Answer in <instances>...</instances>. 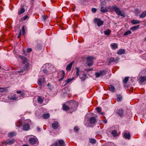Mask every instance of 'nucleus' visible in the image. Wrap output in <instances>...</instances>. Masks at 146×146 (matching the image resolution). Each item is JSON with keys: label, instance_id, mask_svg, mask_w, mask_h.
Returning <instances> with one entry per match:
<instances>
[{"label": "nucleus", "instance_id": "nucleus-1", "mask_svg": "<svg viewBox=\"0 0 146 146\" xmlns=\"http://www.w3.org/2000/svg\"><path fill=\"white\" fill-rule=\"evenodd\" d=\"M78 106V103L76 101H72L69 104L70 110L72 111H75Z\"/></svg>", "mask_w": 146, "mask_h": 146}, {"label": "nucleus", "instance_id": "nucleus-2", "mask_svg": "<svg viewBox=\"0 0 146 146\" xmlns=\"http://www.w3.org/2000/svg\"><path fill=\"white\" fill-rule=\"evenodd\" d=\"M114 10L116 14L118 16H120L123 17L125 16V14L123 11H121L120 9L117 6H115Z\"/></svg>", "mask_w": 146, "mask_h": 146}, {"label": "nucleus", "instance_id": "nucleus-3", "mask_svg": "<svg viewBox=\"0 0 146 146\" xmlns=\"http://www.w3.org/2000/svg\"><path fill=\"white\" fill-rule=\"evenodd\" d=\"M65 73L64 71L62 70V71H59L58 74V78H59L61 77V78H59L58 79V81H60L64 78L65 76Z\"/></svg>", "mask_w": 146, "mask_h": 146}, {"label": "nucleus", "instance_id": "nucleus-4", "mask_svg": "<svg viewBox=\"0 0 146 146\" xmlns=\"http://www.w3.org/2000/svg\"><path fill=\"white\" fill-rule=\"evenodd\" d=\"M65 143L63 140L60 139L58 140V143L56 142L50 146H65Z\"/></svg>", "mask_w": 146, "mask_h": 146}, {"label": "nucleus", "instance_id": "nucleus-5", "mask_svg": "<svg viewBox=\"0 0 146 146\" xmlns=\"http://www.w3.org/2000/svg\"><path fill=\"white\" fill-rule=\"evenodd\" d=\"M15 141V140L13 139H8L6 141H4L2 143L6 145H11L14 143Z\"/></svg>", "mask_w": 146, "mask_h": 146}, {"label": "nucleus", "instance_id": "nucleus-6", "mask_svg": "<svg viewBox=\"0 0 146 146\" xmlns=\"http://www.w3.org/2000/svg\"><path fill=\"white\" fill-rule=\"evenodd\" d=\"M93 58L91 56L88 57L87 58V63L88 65L89 66H92L93 64Z\"/></svg>", "mask_w": 146, "mask_h": 146}, {"label": "nucleus", "instance_id": "nucleus-7", "mask_svg": "<svg viewBox=\"0 0 146 146\" xmlns=\"http://www.w3.org/2000/svg\"><path fill=\"white\" fill-rule=\"evenodd\" d=\"M30 64L29 63H27L24 66L23 69L18 71L17 72L19 73L23 72L24 70H28V68Z\"/></svg>", "mask_w": 146, "mask_h": 146}, {"label": "nucleus", "instance_id": "nucleus-8", "mask_svg": "<svg viewBox=\"0 0 146 146\" xmlns=\"http://www.w3.org/2000/svg\"><path fill=\"white\" fill-rule=\"evenodd\" d=\"M94 20L95 22L97 23V25L98 27L102 25L104 23L103 21H101L99 19L95 18Z\"/></svg>", "mask_w": 146, "mask_h": 146}, {"label": "nucleus", "instance_id": "nucleus-9", "mask_svg": "<svg viewBox=\"0 0 146 146\" xmlns=\"http://www.w3.org/2000/svg\"><path fill=\"white\" fill-rule=\"evenodd\" d=\"M105 74H106V72L104 70L101 71L100 72H96L95 73L96 78L100 77L101 75H103Z\"/></svg>", "mask_w": 146, "mask_h": 146}, {"label": "nucleus", "instance_id": "nucleus-10", "mask_svg": "<svg viewBox=\"0 0 146 146\" xmlns=\"http://www.w3.org/2000/svg\"><path fill=\"white\" fill-rule=\"evenodd\" d=\"M59 127L58 123L57 121H54L52 124V127L54 129H57Z\"/></svg>", "mask_w": 146, "mask_h": 146}, {"label": "nucleus", "instance_id": "nucleus-11", "mask_svg": "<svg viewBox=\"0 0 146 146\" xmlns=\"http://www.w3.org/2000/svg\"><path fill=\"white\" fill-rule=\"evenodd\" d=\"M107 61L108 62V65H110L111 63L112 62H115V58L113 57H111L108 58L107 59Z\"/></svg>", "mask_w": 146, "mask_h": 146}, {"label": "nucleus", "instance_id": "nucleus-12", "mask_svg": "<svg viewBox=\"0 0 146 146\" xmlns=\"http://www.w3.org/2000/svg\"><path fill=\"white\" fill-rule=\"evenodd\" d=\"M62 109L63 110L65 111L70 110L69 105L68 106L65 104H64L63 105Z\"/></svg>", "mask_w": 146, "mask_h": 146}, {"label": "nucleus", "instance_id": "nucleus-13", "mask_svg": "<svg viewBox=\"0 0 146 146\" xmlns=\"http://www.w3.org/2000/svg\"><path fill=\"white\" fill-rule=\"evenodd\" d=\"M29 143L32 145L35 144L36 142V140L35 138H31L29 140Z\"/></svg>", "mask_w": 146, "mask_h": 146}, {"label": "nucleus", "instance_id": "nucleus-14", "mask_svg": "<svg viewBox=\"0 0 146 146\" xmlns=\"http://www.w3.org/2000/svg\"><path fill=\"white\" fill-rule=\"evenodd\" d=\"M73 79V78H72V79L68 78L66 80L64 81L63 83V84L64 86H66Z\"/></svg>", "mask_w": 146, "mask_h": 146}, {"label": "nucleus", "instance_id": "nucleus-15", "mask_svg": "<svg viewBox=\"0 0 146 146\" xmlns=\"http://www.w3.org/2000/svg\"><path fill=\"white\" fill-rule=\"evenodd\" d=\"M73 63L74 62H71L67 66L66 68L67 70L68 71L70 70Z\"/></svg>", "mask_w": 146, "mask_h": 146}, {"label": "nucleus", "instance_id": "nucleus-16", "mask_svg": "<svg viewBox=\"0 0 146 146\" xmlns=\"http://www.w3.org/2000/svg\"><path fill=\"white\" fill-rule=\"evenodd\" d=\"M100 10V11L103 13L108 12L107 9V7H104L102 6H101Z\"/></svg>", "mask_w": 146, "mask_h": 146}, {"label": "nucleus", "instance_id": "nucleus-17", "mask_svg": "<svg viewBox=\"0 0 146 146\" xmlns=\"http://www.w3.org/2000/svg\"><path fill=\"white\" fill-rule=\"evenodd\" d=\"M20 57L23 60V62L24 64H26L28 62L27 59L25 57L20 56Z\"/></svg>", "mask_w": 146, "mask_h": 146}, {"label": "nucleus", "instance_id": "nucleus-18", "mask_svg": "<svg viewBox=\"0 0 146 146\" xmlns=\"http://www.w3.org/2000/svg\"><path fill=\"white\" fill-rule=\"evenodd\" d=\"M30 126L29 124H25L23 126V129L24 130H28Z\"/></svg>", "mask_w": 146, "mask_h": 146}, {"label": "nucleus", "instance_id": "nucleus-19", "mask_svg": "<svg viewBox=\"0 0 146 146\" xmlns=\"http://www.w3.org/2000/svg\"><path fill=\"white\" fill-rule=\"evenodd\" d=\"M139 80L141 83L145 82L146 81V77L141 76L139 78Z\"/></svg>", "mask_w": 146, "mask_h": 146}, {"label": "nucleus", "instance_id": "nucleus-20", "mask_svg": "<svg viewBox=\"0 0 146 146\" xmlns=\"http://www.w3.org/2000/svg\"><path fill=\"white\" fill-rule=\"evenodd\" d=\"M111 46L113 49H115L118 47L117 44L116 43H113L111 44Z\"/></svg>", "mask_w": 146, "mask_h": 146}, {"label": "nucleus", "instance_id": "nucleus-21", "mask_svg": "<svg viewBox=\"0 0 146 146\" xmlns=\"http://www.w3.org/2000/svg\"><path fill=\"white\" fill-rule=\"evenodd\" d=\"M96 120V119L95 117H91L90 120V123L91 124H93L95 123Z\"/></svg>", "mask_w": 146, "mask_h": 146}, {"label": "nucleus", "instance_id": "nucleus-22", "mask_svg": "<svg viewBox=\"0 0 146 146\" xmlns=\"http://www.w3.org/2000/svg\"><path fill=\"white\" fill-rule=\"evenodd\" d=\"M115 6H109L108 7H107V9L108 11H111L114 10V8H115Z\"/></svg>", "mask_w": 146, "mask_h": 146}, {"label": "nucleus", "instance_id": "nucleus-23", "mask_svg": "<svg viewBox=\"0 0 146 146\" xmlns=\"http://www.w3.org/2000/svg\"><path fill=\"white\" fill-rule=\"evenodd\" d=\"M125 138V139H129L130 137V134L129 132H126L124 135Z\"/></svg>", "mask_w": 146, "mask_h": 146}, {"label": "nucleus", "instance_id": "nucleus-24", "mask_svg": "<svg viewBox=\"0 0 146 146\" xmlns=\"http://www.w3.org/2000/svg\"><path fill=\"white\" fill-rule=\"evenodd\" d=\"M38 103H42L44 101V98L42 97L39 96L37 99Z\"/></svg>", "mask_w": 146, "mask_h": 146}, {"label": "nucleus", "instance_id": "nucleus-25", "mask_svg": "<svg viewBox=\"0 0 146 146\" xmlns=\"http://www.w3.org/2000/svg\"><path fill=\"white\" fill-rule=\"evenodd\" d=\"M109 90L110 91L112 92H115V88L112 85H110L109 87Z\"/></svg>", "mask_w": 146, "mask_h": 146}, {"label": "nucleus", "instance_id": "nucleus-26", "mask_svg": "<svg viewBox=\"0 0 146 146\" xmlns=\"http://www.w3.org/2000/svg\"><path fill=\"white\" fill-rule=\"evenodd\" d=\"M125 50L124 49H119L117 51V54H118L121 55L124 54L125 53Z\"/></svg>", "mask_w": 146, "mask_h": 146}, {"label": "nucleus", "instance_id": "nucleus-27", "mask_svg": "<svg viewBox=\"0 0 146 146\" xmlns=\"http://www.w3.org/2000/svg\"><path fill=\"white\" fill-rule=\"evenodd\" d=\"M139 25H138L137 26H134L131 27V28L130 30L132 31H134L138 29L139 28Z\"/></svg>", "mask_w": 146, "mask_h": 146}, {"label": "nucleus", "instance_id": "nucleus-28", "mask_svg": "<svg viewBox=\"0 0 146 146\" xmlns=\"http://www.w3.org/2000/svg\"><path fill=\"white\" fill-rule=\"evenodd\" d=\"M131 23L133 24H135L140 23L141 22L139 20L134 19L131 21Z\"/></svg>", "mask_w": 146, "mask_h": 146}, {"label": "nucleus", "instance_id": "nucleus-29", "mask_svg": "<svg viewBox=\"0 0 146 146\" xmlns=\"http://www.w3.org/2000/svg\"><path fill=\"white\" fill-rule=\"evenodd\" d=\"M123 110L121 109H119L117 111V113L120 116H122L123 114Z\"/></svg>", "mask_w": 146, "mask_h": 146}, {"label": "nucleus", "instance_id": "nucleus-30", "mask_svg": "<svg viewBox=\"0 0 146 146\" xmlns=\"http://www.w3.org/2000/svg\"><path fill=\"white\" fill-rule=\"evenodd\" d=\"M15 135V133L13 132H10L8 134V136L9 137H12Z\"/></svg>", "mask_w": 146, "mask_h": 146}, {"label": "nucleus", "instance_id": "nucleus-31", "mask_svg": "<svg viewBox=\"0 0 146 146\" xmlns=\"http://www.w3.org/2000/svg\"><path fill=\"white\" fill-rule=\"evenodd\" d=\"M80 78L82 81H84L86 77V75L85 74H83L82 76H80Z\"/></svg>", "mask_w": 146, "mask_h": 146}, {"label": "nucleus", "instance_id": "nucleus-32", "mask_svg": "<svg viewBox=\"0 0 146 146\" xmlns=\"http://www.w3.org/2000/svg\"><path fill=\"white\" fill-rule=\"evenodd\" d=\"M25 9L23 7L21 8L20 10L18 11V14L20 15L21 14L25 12Z\"/></svg>", "mask_w": 146, "mask_h": 146}, {"label": "nucleus", "instance_id": "nucleus-33", "mask_svg": "<svg viewBox=\"0 0 146 146\" xmlns=\"http://www.w3.org/2000/svg\"><path fill=\"white\" fill-rule=\"evenodd\" d=\"M16 93L17 94H20L19 96L20 97H23L25 95V94L21 90L17 91L16 92Z\"/></svg>", "mask_w": 146, "mask_h": 146}, {"label": "nucleus", "instance_id": "nucleus-34", "mask_svg": "<svg viewBox=\"0 0 146 146\" xmlns=\"http://www.w3.org/2000/svg\"><path fill=\"white\" fill-rule=\"evenodd\" d=\"M50 117V114L49 113H46L42 115V117L44 119H47Z\"/></svg>", "mask_w": 146, "mask_h": 146}, {"label": "nucleus", "instance_id": "nucleus-35", "mask_svg": "<svg viewBox=\"0 0 146 146\" xmlns=\"http://www.w3.org/2000/svg\"><path fill=\"white\" fill-rule=\"evenodd\" d=\"M146 16V11H145L143 12L139 15L140 18H143Z\"/></svg>", "mask_w": 146, "mask_h": 146}, {"label": "nucleus", "instance_id": "nucleus-36", "mask_svg": "<svg viewBox=\"0 0 146 146\" xmlns=\"http://www.w3.org/2000/svg\"><path fill=\"white\" fill-rule=\"evenodd\" d=\"M117 100L118 102L120 101L122 98V96L121 95H117Z\"/></svg>", "mask_w": 146, "mask_h": 146}, {"label": "nucleus", "instance_id": "nucleus-37", "mask_svg": "<svg viewBox=\"0 0 146 146\" xmlns=\"http://www.w3.org/2000/svg\"><path fill=\"white\" fill-rule=\"evenodd\" d=\"M104 33L105 35H109L111 33V31L110 30L108 29L104 31Z\"/></svg>", "mask_w": 146, "mask_h": 146}, {"label": "nucleus", "instance_id": "nucleus-38", "mask_svg": "<svg viewBox=\"0 0 146 146\" xmlns=\"http://www.w3.org/2000/svg\"><path fill=\"white\" fill-rule=\"evenodd\" d=\"M75 70L76 71V75L77 77H78L79 74L80 69L78 68L77 67L75 68Z\"/></svg>", "mask_w": 146, "mask_h": 146}, {"label": "nucleus", "instance_id": "nucleus-39", "mask_svg": "<svg viewBox=\"0 0 146 146\" xmlns=\"http://www.w3.org/2000/svg\"><path fill=\"white\" fill-rule=\"evenodd\" d=\"M22 121L20 120L18 122H17L16 123V126L18 127H20L22 125Z\"/></svg>", "mask_w": 146, "mask_h": 146}, {"label": "nucleus", "instance_id": "nucleus-40", "mask_svg": "<svg viewBox=\"0 0 146 146\" xmlns=\"http://www.w3.org/2000/svg\"><path fill=\"white\" fill-rule=\"evenodd\" d=\"M117 131L115 130L111 132V134L113 135V136L115 137L117 135Z\"/></svg>", "mask_w": 146, "mask_h": 146}, {"label": "nucleus", "instance_id": "nucleus-41", "mask_svg": "<svg viewBox=\"0 0 146 146\" xmlns=\"http://www.w3.org/2000/svg\"><path fill=\"white\" fill-rule=\"evenodd\" d=\"M90 142L92 143H96V140L94 139L91 138L89 139Z\"/></svg>", "mask_w": 146, "mask_h": 146}, {"label": "nucleus", "instance_id": "nucleus-42", "mask_svg": "<svg viewBox=\"0 0 146 146\" xmlns=\"http://www.w3.org/2000/svg\"><path fill=\"white\" fill-rule=\"evenodd\" d=\"M18 98V97H16V95L14 94L13 95V96L11 97L10 99V100H17V99Z\"/></svg>", "mask_w": 146, "mask_h": 146}, {"label": "nucleus", "instance_id": "nucleus-43", "mask_svg": "<svg viewBox=\"0 0 146 146\" xmlns=\"http://www.w3.org/2000/svg\"><path fill=\"white\" fill-rule=\"evenodd\" d=\"M131 32L129 30H128L127 32H125L124 35L126 36L128 35L131 34Z\"/></svg>", "mask_w": 146, "mask_h": 146}, {"label": "nucleus", "instance_id": "nucleus-44", "mask_svg": "<svg viewBox=\"0 0 146 146\" xmlns=\"http://www.w3.org/2000/svg\"><path fill=\"white\" fill-rule=\"evenodd\" d=\"M129 80V78L128 77H125L123 80V82L125 84H126L127 83Z\"/></svg>", "mask_w": 146, "mask_h": 146}, {"label": "nucleus", "instance_id": "nucleus-45", "mask_svg": "<svg viewBox=\"0 0 146 146\" xmlns=\"http://www.w3.org/2000/svg\"><path fill=\"white\" fill-rule=\"evenodd\" d=\"M42 47V46L41 45L38 44L37 45L36 47L35 48L36 50H39Z\"/></svg>", "mask_w": 146, "mask_h": 146}, {"label": "nucleus", "instance_id": "nucleus-46", "mask_svg": "<svg viewBox=\"0 0 146 146\" xmlns=\"http://www.w3.org/2000/svg\"><path fill=\"white\" fill-rule=\"evenodd\" d=\"M3 88V89H0V92H6L7 91V90L6 89V88Z\"/></svg>", "mask_w": 146, "mask_h": 146}, {"label": "nucleus", "instance_id": "nucleus-47", "mask_svg": "<svg viewBox=\"0 0 146 146\" xmlns=\"http://www.w3.org/2000/svg\"><path fill=\"white\" fill-rule=\"evenodd\" d=\"M42 78L38 80V84L39 85H42Z\"/></svg>", "mask_w": 146, "mask_h": 146}, {"label": "nucleus", "instance_id": "nucleus-48", "mask_svg": "<svg viewBox=\"0 0 146 146\" xmlns=\"http://www.w3.org/2000/svg\"><path fill=\"white\" fill-rule=\"evenodd\" d=\"M96 110L99 113H100L102 111L101 108L99 107H97L96 108Z\"/></svg>", "mask_w": 146, "mask_h": 146}, {"label": "nucleus", "instance_id": "nucleus-49", "mask_svg": "<svg viewBox=\"0 0 146 146\" xmlns=\"http://www.w3.org/2000/svg\"><path fill=\"white\" fill-rule=\"evenodd\" d=\"M22 34H23V35H24V34L25 33V27L24 26H23L22 27Z\"/></svg>", "mask_w": 146, "mask_h": 146}, {"label": "nucleus", "instance_id": "nucleus-50", "mask_svg": "<svg viewBox=\"0 0 146 146\" xmlns=\"http://www.w3.org/2000/svg\"><path fill=\"white\" fill-rule=\"evenodd\" d=\"M93 70V68H90V69H84V70L85 71H86L87 72H88L89 71H90L92 70Z\"/></svg>", "mask_w": 146, "mask_h": 146}, {"label": "nucleus", "instance_id": "nucleus-51", "mask_svg": "<svg viewBox=\"0 0 146 146\" xmlns=\"http://www.w3.org/2000/svg\"><path fill=\"white\" fill-rule=\"evenodd\" d=\"M92 11L93 12L95 13L96 11L97 10L96 8H92Z\"/></svg>", "mask_w": 146, "mask_h": 146}, {"label": "nucleus", "instance_id": "nucleus-52", "mask_svg": "<svg viewBox=\"0 0 146 146\" xmlns=\"http://www.w3.org/2000/svg\"><path fill=\"white\" fill-rule=\"evenodd\" d=\"M28 17V16L27 15H25L22 17V19L23 20H25Z\"/></svg>", "mask_w": 146, "mask_h": 146}, {"label": "nucleus", "instance_id": "nucleus-53", "mask_svg": "<svg viewBox=\"0 0 146 146\" xmlns=\"http://www.w3.org/2000/svg\"><path fill=\"white\" fill-rule=\"evenodd\" d=\"M119 60V58L118 57H117L115 58V63H116L118 62V61Z\"/></svg>", "mask_w": 146, "mask_h": 146}, {"label": "nucleus", "instance_id": "nucleus-54", "mask_svg": "<svg viewBox=\"0 0 146 146\" xmlns=\"http://www.w3.org/2000/svg\"><path fill=\"white\" fill-rule=\"evenodd\" d=\"M21 31L20 30L19 32L18 36V38H20V36H21Z\"/></svg>", "mask_w": 146, "mask_h": 146}, {"label": "nucleus", "instance_id": "nucleus-55", "mask_svg": "<svg viewBox=\"0 0 146 146\" xmlns=\"http://www.w3.org/2000/svg\"><path fill=\"white\" fill-rule=\"evenodd\" d=\"M74 130L76 132L78 131V127H75L74 128Z\"/></svg>", "mask_w": 146, "mask_h": 146}, {"label": "nucleus", "instance_id": "nucleus-56", "mask_svg": "<svg viewBox=\"0 0 146 146\" xmlns=\"http://www.w3.org/2000/svg\"><path fill=\"white\" fill-rule=\"evenodd\" d=\"M42 17L43 18V19L44 20H46V19L47 17H46V16L45 15H43L42 16Z\"/></svg>", "mask_w": 146, "mask_h": 146}, {"label": "nucleus", "instance_id": "nucleus-57", "mask_svg": "<svg viewBox=\"0 0 146 146\" xmlns=\"http://www.w3.org/2000/svg\"><path fill=\"white\" fill-rule=\"evenodd\" d=\"M43 72L44 73H47L48 72V71L46 69H44L43 70Z\"/></svg>", "mask_w": 146, "mask_h": 146}, {"label": "nucleus", "instance_id": "nucleus-58", "mask_svg": "<svg viewBox=\"0 0 146 146\" xmlns=\"http://www.w3.org/2000/svg\"><path fill=\"white\" fill-rule=\"evenodd\" d=\"M32 50V49L31 48H29L27 49L28 52H31Z\"/></svg>", "mask_w": 146, "mask_h": 146}, {"label": "nucleus", "instance_id": "nucleus-59", "mask_svg": "<svg viewBox=\"0 0 146 146\" xmlns=\"http://www.w3.org/2000/svg\"><path fill=\"white\" fill-rule=\"evenodd\" d=\"M103 122L105 123H107V120L106 119L103 120Z\"/></svg>", "mask_w": 146, "mask_h": 146}, {"label": "nucleus", "instance_id": "nucleus-60", "mask_svg": "<svg viewBox=\"0 0 146 146\" xmlns=\"http://www.w3.org/2000/svg\"><path fill=\"white\" fill-rule=\"evenodd\" d=\"M37 129L38 131H39L40 130V129L39 127H37Z\"/></svg>", "mask_w": 146, "mask_h": 146}, {"label": "nucleus", "instance_id": "nucleus-61", "mask_svg": "<svg viewBox=\"0 0 146 146\" xmlns=\"http://www.w3.org/2000/svg\"><path fill=\"white\" fill-rule=\"evenodd\" d=\"M50 85L49 84H48L47 85V86L48 87V88L50 90H51V88H50Z\"/></svg>", "mask_w": 146, "mask_h": 146}, {"label": "nucleus", "instance_id": "nucleus-62", "mask_svg": "<svg viewBox=\"0 0 146 146\" xmlns=\"http://www.w3.org/2000/svg\"><path fill=\"white\" fill-rule=\"evenodd\" d=\"M144 41H146V37L145 38Z\"/></svg>", "mask_w": 146, "mask_h": 146}, {"label": "nucleus", "instance_id": "nucleus-63", "mask_svg": "<svg viewBox=\"0 0 146 146\" xmlns=\"http://www.w3.org/2000/svg\"><path fill=\"white\" fill-rule=\"evenodd\" d=\"M22 146H29L27 145H23Z\"/></svg>", "mask_w": 146, "mask_h": 146}, {"label": "nucleus", "instance_id": "nucleus-64", "mask_svg": "<svg viewBox=\"0 0 146 146\" xmlns=\"http://www.w3.org/2000/svg\"><path fill=\"white\" fill-rule=\"evenodd\" d=\"M72 9L73 11H74V8H72Z\"/></svg>", "mask_w": 146, "mask_h": 146}]
</instances>
